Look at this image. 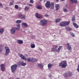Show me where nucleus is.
Returning <instances> with one entry per match:
<instances>
[{"label": "nucleus", "instance_id": "1", "mask_svg": "<svg viewBox=\"0 0 79 79\" xmlns=\"http://www.w3.org/2000/svg\"><path fill=\"white\" fill-rule=\"evenodd\" d=\"M59 65L62 68H65L67 66V62L66 60L62 61L59 64Z\"/></svg>", "mask_w": 79, "mask_h": 79}, {"label": "nucleus", "instance_id": "2", "mask_svg": "<svg viewBox=\"0 0 79 79\" xmlns=\"http://www.w3.org/2000/svg\"><path fill=\"white\" fill-rule=\"evenodd\" d=\"M70 23V21H68V22H64L60 23L59 24V26H62V27H64L66 26H68Z\"/></svg>", "mask_w": 79, "mask_h": 79}, {"label": "nucleus", "instance_id": "3", "mask_svg": "<svg viewBox=\"0 0 79 79\" xmlns=\"http://www.w3.org/2000/svg\"><path fill=\"white\" fill-rule=\"evenodd\" d=\"M17 67H18V65L16 64H15L11 66V69L12 73H13L16 71Z\"/></svg>", "mask_w": 79, "mask_h": 79}, {"label": "nucleus", "instance_id": "4", "mask_svg": "<svg viewBox=\"0 0 79 79\" xmlns=\"http://www.w3.org/2000/svg\"><path fill=\"white\" fill-rule=\"evenodd\" d=\"M62 46H59L57 49L55 48H51V51H52V52H59L61 49L62 48Z\"/></svg>", "mask_w": 79, "mask_h": 79}, {"label": "nucleus", "instance_id": "5", "mask_svg": "<svg viewBox=\"0 0 79 79\" xmlns=\"http://www.w3.org/2000/svg\"><path fill=\"white\" fill-rule=\"evenodd\" d=\"M5 48L6 50L5 55L6 56V55H8L10 53V50L8 47H5Z\"/></svg>", "mask_w": 79, "mask_h": 79}, {"label": "nucleus", "instance_id": "6", "mask_svg": "<svg viewBox=\"0 0 79 79\" xmlns=\"http://www.w3.org/2000/svg\"><path fill=\"white\" fill-rule=\"evenodd\" d=\"M41 23H42L41 26H46L47 24V20L45 19H44L41 21Z\"/></svg>", "mask_w": 79, "mask_h": 79}, {"label": "nucleus", "instance_id": "7", "mask_svg": "<svg viewBox=\"0 0 79 79\" xmlns=\"http://www.w3.org/2000/svg\"><path fill=\"white\" fill-rule=\"evenodd\" d=\"M51 4L50 3V2L48 1L45 4V6L46 8H50L51 6Z\"/></svg>", "mask_w": 79, "mask_h": 79}, {"label": "nucleus", "instance_id": "8", "mask_svg": "<svg viewBox=\"0 0 79 79\" xmlns=\"http://www.w3.org/2000/svg\"><path fill=\"white\" fill-rule=\"evenodd\" d=\"M18 17L20 19H26V16L24 15L20 14L19 15Z\"/></svg>", "mask_w": 79, "mask_h": 79}, {"label": "nucleus", "instance_id": "9", "mask_svg": "<svg viewBox=\"0 0 79 79\" xmlns=\"http://www.w3.org/2000/svg\"><path fill=\"white\" fill-rule=\"evenodd\" d=\"M10 33L11 34H15L16 32V29L15 28L13 27L10 30Z\"/></svg>", "mask_w": 79, "mask_h": 79}, {"label": "nucleus", "instance_id": "10", "mask_svg": "<svg viewBox=\"0 0 79 79\" xmlns=\"http://www.w3.org/2000/svg\"><path fill=\"white\" fill-rule=\"evenodd\" d=\"M1 69L2 71H5V64H2L0 65Z\"/></svg>", "mask_w": 79, "mask_h": 79}, {"label": "nucleus", "instance_id": "11", "mask_svg": "<svg viewBox=\"0 0 79 79\" xmlns=\"http://www.w3.org/2000/svg\"><path fill=\"white\" fill-rule=\"evenodd\" d=\"M67 45L68 46L67 49L68 50H69L70 52L72 51V48H71V45L67 43Z\"/></svg>", "mask_w": 79, "mask_h": 79}, {"label": "nucleus", "instance_id": "12", "mask_svg": "<svg viewBox=\"0 0 79 79\" xmlns=\"http://www.w3.org/2000/svg\"><path fill=\"white\" fill-rule=\"evenodd\" d=\"M22 26H23L24 27H26V28L29 27V25H28V24H27L26 23L23 22L22 23Z\"/></svg>", "mask_w": 79, "mask_h": 79}, {"label": "nucleus", "instance_id": "13", "mask_svg": "<svg viewBox=\"0 0 79 79\" xmlns=\"http://www.w3.org/2000/svg\"><path fill=\"white\" fill-rule=\"evenodd\" d=\"M19 56L20 57H21V58L23 60H24L26 61V58L22 54H20L19 55Z\"/></svg>", "mask_w": 79, "mask_h": 79}, {"label": "nucleus", "instance_id": "14", "mask_svg": "<svg viewBox=\"0 0 79 79\" xmlns=\"http://www.w3.org/2000/svg\"><path fill=\"white\" fill-rule=\"evenodd\" d=\"M51 7L50 8V9L51 10H53L54 8H55V6H54V2H51Z\"/></svg>", "mask_w": 79, "mask_h": 79}, {"label": "nucleus", "instance_id": "15", "mask_svg": "<svg viewBox=\"0 0 79 79\" xmlns=\"http://www.w3.org/2000/svg\"><path fill=\"white\" fill-rule=\"evenodd\" d=\"M35 16H36V18L38 19H40V14L38 13H36L35 14Z\"/></svg>", "mask_w": 79, "mask_h": 79}, {"label": "nucleus", "instance_id": "16", "mask_svg": "<svg viewBox=\"0 0 79 79\" xmlns=\"http://www.w3.org/2000/svg\"><path fill=\"white\" fill-rule=\"evenodd\" d=\"M17 42L19 44H23V41L21 40H19L17 41Z\"/></svg>", "mask_w": 79, "mask_h": 79}, {"label": "nucleus", "instance_id": "17", "mask_svg": "<svg viewBox=\"0 0 79 79\" xmlns=\"http://www.w3.org/2000/svg\"><path fill=\"white\" fill-rule=\"evenodd\" d=\"M60 8V5L59 4H57L56 5V11H58Z\"/></svg>", "mask_w": 79, "mask_h": 79}, {"label": "nucleus", "instance_id": "18", "mask_svg": "<svg viewBox=\"0 0 79 79\" xmlns=\"http://www.w3.org/2000/svg\"><path fill=\"white\" fill-rule=\"evenodd\" d=\"M4 32V29L3 28H1L0 29V34H2Z\"/></svg>", "mask_w": 79, "mask_h": 79}, {"label": "nucleus", "instance_id": "19", "mask_svg": "<svg viewBox=\"0 0 79 79\" xmlns=\"http://www.w3.org/2000/svg\"><path fill=\"white\" fill-rule=\"evenodd\" d=\"M61 20H62V19L61 18L57 19H56L55 22V23H59V22H60V21H61Z\"/></svg>", "mask_w": 79, "mask_h": 79}, {"label": "nucleus", "instance_id": "20", "mask_svg": "<svg viewBox=\"0 0 79 79\" xmlns=\"http://www.w3.org/2000/svg\"><path fill=\"white\" fill-rule=\"evenodd\" d=\"M31 61L32 62H36L37 61V60L35 58H31Z\"/></svg>", "mask_w": 79, "mask_h": 79}, {"label": "nucleus", "instance_id": "21", "mask_svg": "<svg viewBox=\"0 0 79 79\" xmlns=\"http://www.w3.org/2000/svg\"><path fill=\"white\" fill-rule=\"evenodd\" d=\"M31 47L32 48H35V44H34L31 43L30 44Z\"/></svg>", "mask_w": 79, "mask_h": 79}, {"label": "nucleus", "instance_id": "22", "mask_svg": "<svg viewBox=\"0 0 79 79\" xmlns=\"http://www.w3.org/2000/svg\"><path fill=\"white\" fill-rule=\"evenodd\" d=\"M73 25L76 28H78L79 27V26L78 25H77V24L75 23H73Z\"/></svg>", "mask_w": 79, "mask_h": 79}, {"label": "nucleus", "instance_id": "23", "mask_svg": "<svg viewBox=\"0 0 79 79\" xmlns=\"http://www.w3.org/2000/svg\"><path fill=\"white\" fill-rule=\"evenodd\" d=\"M52 66V64H48V69H50V68Z\"/></svg>", "mask_w": 79, "mask_h": 79}, {"label": "nucleus", "instance_id": "24", "mask_svg": "<svg viewBox=\"0 0 79 79\" xmlns=\"http://www.w3.org/2000/svg\"><path fill=\"white\" fill-rule=\"evenodd\" d=\"M66 30V31H72V28L69 27H65Z\"/></svg>", "mask_w": 79, "mask_h": 79}, {"label": "nucleus", "instance_id": "25", "mask_svg": "<svg viewBox=\"0 0 79 79\" xmlns=\"http://www.w3.org/2000/svg\"><path fill=\"white\" fill-rule=\"evenodd\" d=\"M26 60H27L28 62L32 61V58H28L26 59Z\"/></svg>", "mask_w": 79, "mask_h": 79}, {"label": "nucleus", "instance_id": "26", "mask_svg": "<svg viewBox=\"0 0 79 79\" xmlns=\"http://www.w3.org/2000/svg\"><path fill=\"white\" fill-rule=\"evenodd\" d=\"M71 2L72 3H77V0H70Z\"/></svg>", "mask_w": 79, "mask_h": 79}, {"label": "nucleus", "instance_id": "27", "mask_svg": "<svg viewBox=\"0 0 79 79\" xmlns=\"http://www.w3.org/2000/svg\"><path fill=\"white\" fill-rule=\"evenodd\" d=\"M21 23V20H17L16 21V23L17 24H20Z\"/></svg>", "mask_w": 79, "mask_h": 79}, {"label": "nucleus", "instance_id": "28", "mask_svg": "<svg viewBox=\"0 0 79 79\" xmlns=\"http://www.w3.org/2000/svg\"><path fill=\"white\" fill-rule=\"evenodd\" d=\"M67 74L68 76H72V73L71 72H69Z\"/></svg>", "mask_w": 79, "mask_h": 79}, {"label": "nucleus", "instance_id": "29", "mask_svg": "<svg viewBox=\"0 0 79 79\" xmlns=\"http://www.w3.org/2000/svg\"><path fill=\"white\" fill-rule=\"evenodd\" d=\"M21 65L22 66H26V63H24V62L23 61H22Z\"/></svg>", "mask_w": 79, "mask_h": 79}, {"label": "nucleus", "instance_id": "30", "mask_svg": "<svg viewBox=\"0 0 79 79\" xmlns=\"http://www.w3.org/2000/svg\"><path fill=\"white\" fill-rule=\"evenodd\" d=\"M29 10V7L28 6H26L24 8L25 11H28Z\"/></svg>", "mask_w": 79, "mask_h": 79}, {"label": "nucleus", "instance_id": "31", "mask_svg": "<svg viewBox=\"0 0 79 79\" xmlns=\"http://www.w3.org/2000/svg\"><path fill=\"white\" fill-rule=\"evenodd\" d=\"M40 68L41 69H44V65H42L41 64H40Z\"/></svg>", "mask_w": 79, "mask_h": 79}, {"label": "nucleus", "instance_id": "32", "mask_svg": "<svg viewBox=\"0 0 79 79\" xmlns=\"http://www.w3.org/2000/svg\"><path fill=\"white\" fill-rule=\"evenodd\" d=\"M64 77H68V73H64Z\"/></svg>", "mask_w": 79, "mask_h": 79}, {"label": "nucleus", "instance_id": "33", "mask_svg": "<svg viewBox=\"0 0 79 79\" xmlns=\"http://www.w3.org/2000/svg\"><path fill=\"white\" fill-rule=\"evenodd\" d=\"M70 34H71V35L73 37H75V35L73 33L71 32L70 33Z\"/></svg>", "mask_w": 79, "mask_h": 79}, {"label": "nucleus", "instance_id": "34", "mask_svg": "<svg viewBox=\"0 0 79 79\" xmlns=\"http://www.w3.org/2000/svg\"><path fill=\"white\" fill-rule=\"evenodd\" d=\"M13 3H14V1H13L12 2H10L9 3V6H11L13 4Z\"/></svg>", "mask_w": 79, "mask_h": 79}, {"label": "nucleus", "instance_id": "35", "mask_svg": "<svg viewBox=\"0 0 79 79\" xmlns=\"http://www.w3.org/2000/svg\"><path fill=\"white\" fill-rule=\"evenodd\" d=\"M21 63H22V61L21 62H17V64L18 65H21Z\"/></svg>", "mask_w": 79, "mask_h": 79}, {"label": "nucleus", "instance_id": "36", "mask_svg": "<svg viewBox=\"0 0 79 79\" xmlns=\"http://www.w3.org/2000/svg\"><path fill=\"white\" fill-rule=\"evenodd\" d=\"M76 19H75V17H73L72 18V21H75Z\"/></svg>", "mask_w": 79, "mask_h": 79}, {"label": "nucleus", "instance_id": "37", "mask_svg": "<svg viewBox=\"0 0 79 79\" xmlns=\"http://www.w3.org/2000/svg\"><path fill=\"white\" fill-rule=\"evenodd\" d=\"M15 8L16 10H17L18 8V5H15Z\"/></svg>", "mask_w": 79, "mask_h": 79}, {"label": "nucleus", "instance_id": "38", "mask_svg": "<svg viewBox=\"0 0 79 79\" xmlns=\"http://www.w3.org/2000/svg\"><path fill=\"white\" fill-rule=\"evenodd\" d=\"M15 29H16L17 30V31H19V30H20V28L16 27H15Z\"/></svg>", "mask_w": 79, "mask_h": 79}, {"label": "nucleus", "instance_id": "39", "mask_svg": "<svg viewBox=\"0 0 79 79\" xmlns=\"http://www.w3.org/2000/svg\"><path fill=\"white\" fill-rule=\"evenodd\" d=\"M16 27H19V28H20V27H21L20 26V24H17L16 25Z\"/></svg>", "mask_w": 79, "mask_h": 79}, {"label": "nucleus", "instance_id": "40", "mask_svg": "<svg viewBox=\"0 0 79 79\" xmlns=\"http://www.w3.org/2000/svg\"><path fill=\"white\" fill-rule=\"evenodd\" d=\"M30 3H34V1L33 0H30Z\"/></svg>", "mask_w": 79, "mask_h": 79}, {"label": "nucleus", "instance_id": "41", "mask_svg": "<svg viewBox=\"0 0 79 79\" xmlns=\"http://www.w3.org/2000/svg\"><path fill=\"white\" fill-rule=\"evenodd\" d=\"M64 12H68V10L67 9H64Z\"/></svg>", "mask_w": 79, "mask_h": 79}, {"label": "nucleus", "instance_id": "42", "mask_svg": "<svg viewBox=\"0 0 79 79\" xmlns=\"http://www.w3.org/2000/svg\"><path fill=\"white\" fill-rule=\"evenodd\" d=\"M37 9L38 10H40V6H38L36 7Z\"/></svg>", "mask_w": 79, "mask_h": 79}, {"label": "nucleus", "instance_id": "43", "mask_svg": "<svg viewBox=\"0 0 79 79\" xmlns=\"http://www.w3.org/2000/svg\"><path fill=\"white\" fill-rule=\"evenodd\" d=\"M77 71L79 72V64L78 65V68L77 69Z\"/></svg>", "mask_w": 79, "mask_h": 79}, {"label": "nucleus", "instance_id": "44", "mask_svg": "<svg viewBox=\"0 0 79 79\" xmlns=\"http://www.w3.org/2000/svg\"><path fill=\"white\" fill-rule=\"evenodd\" d=\"M0 7L1 8H3V5L2 3H0Z\"/></svg>", "mask_w": 79, "mask_h": 79}, {"label": "nucleus", "instance_id": "45", "mask_svg": "<svg viewBox=\"0 0 79 79\" xmlns=\"http://www.w3.org/2000/svg\"><path fill=\"white\" fill-rule=\"evenodd\" d=\"M3 51V49H0V53H2V52Z\"/></svg>", "mask_w": 79, "mask_h": 79}, {"label": "nucleus", "instance_id": "46", "mask_svg": "<svg viewBox=\"0 0 79 79\" xmlns=\"http://www.w3.org/2000/svg\"><path fill=\"white\" fill-rule=\"evenodd\" d=\"M5 9L6 10H8V7L6 6H5Z\"/></svg>", "mask_w": 79, "mask_h": 79}, {"label": "nucleus", "instance_id": "47", "mask_svg": "<svg viewBox=\"0 0 79 79\" xmlns=\"http://www.w3.org/2000/svg\"><path fill=\"white\" fill-rule=\"evenodd\" d=\"M42 9V6L41 5L40 6V9Z\"/></svg>", "mask_w": 79, "mask_h": 79}, {"label": "nucleus", "instance_id": "48", "mask_svg": "<svg viewBox=\"0 0 79 79\" xmlns=\"http://www.w3.org/2000/svg\"><path fill=\"white\" fill-rule=\"evenodd\" d=\"M45 16V17H48V15H47V14H46L44 15Z\"/></svg>", "mask_w": 79, "mask_h": 79}, {"label": "nucleus", "instance_id": "49", "mask_svg": "<svg viewBox=\"0 0 79 79\" xmlns=\"http://www.w3.org/2000/svg\"><path fill=\"white\" fill-rule=\"evenodd\" d=\"M29 6H33V5L31 4H28Z\"/></svg>", "mask_w": 79, "mask_h": 79}, {"label": "nucleus", "instance_id": "50", "mask_svg": "<svg viewBox=\"0 0 79 79\" xmlns=\"http://www.w3.org/2000/svg\"><path fill=\"white\" fill-rule=\"evenodd\" d=\"M58 46L57 45H56L55 46V48H58Z\"/></svg>", "mask_w": 79, "mask_h": 79}, {"label": "nucleus", "instance_id": "51", "mask_svg": "<svg viewBox=\"0 0 79 79\" xmlns=\"http://www.w3.org/2000/svg\"><path fill=\"white\" fill-rule=\"evenodd\" d=\"M56 2L57 3L59 2V0H56Z\"/></svg>", "mask_w": 79, "mask_h": 79}, {"label": "nucleus", "instance_id": "52", "mask_svg": "<svg viewBox=\"0 0 79 79\" xmlns=\"http://www.w3.org/2000/svg\"><path fill=\"white\" fill-rule=\"evenodd\" d=\"M42 18H43L42 16L40 15V19Z\"/></svg>", "mask_w": 79, "mask_h": 79}, {"label": "nucleus", "instance_id": "53", "mask_svg": "<svg viewBox=\"0 0 79 79\" xmlns=\"http://www.w3.org/2000/svg\"><path fill=\"white\" fill-rule=\"evenodd\" d=\"M2 47V45L1 44H0V48H1Z\"/></svg>", "mask_w": 79, "mask_h": 79}, {"label": "nucleus", "instance_id": "54", "mask_svg": "<svg viewBox=\"0 0 79 79\" xmlns=\"http://www.w3.org/2000/svg\"><path fill=\"white\" fill-rule=\"evenodd\" d=\"M21 10V8H19V10Z\"/></svg>", "mask_w": 79, "mask_h": 79}, {"label": "nucleus", "instance_id": "55", "mask_svg": "<svg viewBox=\"0 0 79 79\" xmlns=\"http://www.w3.org/2000/svg\"><path fill=\"white\" fill-rule=\"evenodd\" d=\"M15 79H20L19 78H16Z\"/></svg>", "mask_w": 79, "mask_h": 79}, {"label": "nucleus", "instance_id": "56", "mask_svg": "<svg viewBox=\"0 0 79 79\" xmlns=\"http://www.w3.org/2000/svg\"><path fill=\"white\" fill-rule=\"evenodd\" d=\"M39 65H40V64H38V66H39Z\"/></svg>", "mask_w": 79, "mask_h": 79}, {"label": "nucleus", "instance_id": "57", "mask_svg": "<svg viewBox=\"0 0 79 79\" xmlns=\"http://www.w3.org/2000/svg\"><path fill=\"white\" fill-rule=\"evenodd\" d=\"M62 0V1H64V0Z\"/></svg>", "mask_w": 79, "mask_h": 79}, {"label": "nucleus", "instance_id": "58", "mask_svg": "<svg viewBox=\"0 0 79 79\" xmlns=\"http://www.w3.org/2000/svg\"><path fill=\"white\" fill-rule=\"evenodd\" d=\"M42 1V0H40V1Z\"/></svg>", "mask_w": 79, "mask_h": 79}, {"label": "nucleus", "instance_id": "59", "mask_svg": "<svg viewBox=\"0 0 79 79\" xmlns=\"http://www.w3.org/2000/svg\"><path fill=\"white\" fill-rule=\"evenodd\" d=\"M55 35H54V36H55Z\"/></svg>", "mask_w": 79, "mask_h": 79}, {"label": "nucleus", "instance_id": "60", "mask_svg": "<svg viewBox=\"0 0 79 79\" xmlns=\"http://www.w3.org/2000/svg\"><path fill=\"white\" fill-rule=\"evenodd\" d=\"M66 8H68V7H66Z\"/></svg>", "mask_w": 79, "mask_h": 79}]
</instances>
